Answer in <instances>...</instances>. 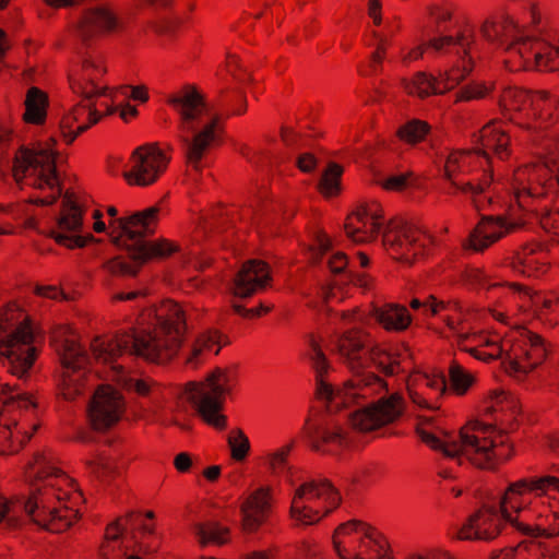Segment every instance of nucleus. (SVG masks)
I'll use <instances>...</instances> for the list:
<instances>
[{
	"instance_id": "nucleus-11",
	"label": "nucleus",
	"mask_w": 559,
	"mask_h": 559,
	"mask_svg": "<svg viewBox=\"0 0 559 559\" xmlns=\"http://www.w3.org/2000/svg\"><path fill=\"white\" fill-rule=\"evenodd\" d=\"M168 163L169 157L156 143L144 144L133 151L122 176L131 186L147 187L159 178Z\"/></svg>"
},
{
	"instance_id": "nucleus-52",
	"label": "nucleus",
	"mask_w": 559,
	"mask_h": 559,
	"mask_svg": "<svg viewBox=\"0 0 559 559\" xmlns=\"http://www.w3.org/2000/svg\"><path fill=\"white\" fill-rule=\"evenodd\" d=\"M429 131V126L420 120H412L400 128L397 135L407 143L415 144L424 139Z\"/></svg>"
},
{
	"instance_id": "nucleus-55",
	"label": "nucleus",
	"mask_w": 559,
	"mask_h": 559,
	"mask_svg": "<svg viewBox=\"0 0 559 559\" xmlns=\"http://www.w3.org/2000/svg\"><path fill=\"white\" fill-rule=\"evenodd\" d=\"M231 309L236 314H238L242 319L254 320L269 314L274 309V305L266 306L262 301H260L257 307L247 308L241 304L234 302L231 304Z\"/></svg>"
},
{
	"instance_id": "nucleus-6",
	"label": "nucleus",
	"mask_w": 559,
	"mask_h": 559,
	"mask_svg": "<svg viewBox=\"0 0 559 559\" xmlns=\"http://www.w3.org/2000/svg\"><path fill=\"white\" fill-rule=\"evenodd\" d=\"M504 115L520 124L531 120L557 119L559 100L544 92L531 93L521 88H507L500 100Z\"/></svg>"
},
{
	"instance_id": "nucleus-27",
	"label": "nucleus",
	"mask_w": 559,
	"mask_h": 559,
	"mask_svg": "<svg viewBox=\"0 0 559 559\" xmlns=\"http://www.w3.org/2000/svg\"><path fill=\"white\" fill-rule=\"evenodd\" d=\"M523 255L516 251L508 263L513 271L527 277H538L547 273L549 263L539 262L533 258L535 253L543 251V247H523Z\"/></svg>"
},
{
	"instance_id": "nucleus-37",
	"label": "nucleus",
	"mask_w": 559,
	"mask_h": 559,
	"mask_svg": "<svg viewBox=\"0 0 559 559\" xmlns=\"http://www.w3.org/2000/svg\"><path fill=\"white\" fill-rule=\"evenodd\" d=\"M52 507L46 504L43 491L40 488L33 490L24 503V511L32 523L37 525L44 531V526L48 523L50 515L48 510Z\"/></svg>"
},
{
	"instance_id": "nucleus-17",
	"label": "nucleus",
	"mask_w": 559,
	"mask_h": 559,
	"mask_svg": "<svg viewBox=\"0 0 559 559\" xmlns=\"http://www.w3.org/2000/svg\"><path fill=\"white\" fill-rule=\"evenodd\" d=\"M471 431L466 424L460 428L459 436L462 449L465 447L474 448L475 455L469 456V463L480 471L497 472L500 463H506L514 456V447L509 444L508 454L500 460L495 449L497 447L495 440H489V444H480V439L475 435H469Z\"/></svg>"
},
{
	"instance_id": "nucleus-41",
	"label": "nucleus",
	"mask_w": 559,
	"mask_h": 559,
	"mask_svg": "<svg viewBox=\"0 0 559 559\" xmlns=\"http://www.w3.org/2000/svg\"><path fill=\"white\" fill-rule=\"evenodd\" d=\"M538 175L536 169H531L528 166L521 167L515 170L512 180V190L514 198L520 206H524L523 199L525 197L534 195V188L531 187V175Z\"/></svg>"
},
{
	"instance_id": "nucleus-14",
	"label": "nucleus",
	"mask_w": 559,
	"mask_h": 559,
	"mask_svg": "<svg viewBox=\"0 0 559 559\" xmlns=\"http://www.w3.org/2000/svg\"><path fill=\"white\" fill-rule=\"evenodd\" d=\"M272 283L270 263L262 259H248L236 272L230 293L235 297L247 299L272 287Z\"/></svg>"
},
{
	"instance_id": "nucleus-1",
	"label": "nucleus",
	"mask_w": 559,
	"mask_h": 559,
	"mask_svg": "<svg viewBox=\"0 0 559 559\" xmlns=\"http://www.w3.org/2000/svg\"><path fill=\"white\" fill-rule=\"evenodd\" d=\"M179 115L178 139L194 169L217 136L218 118L209 110L204 96L193 85H185L167 97Z\"/></svg>"
},
{
	"instance_id": "nucleus-47",
	"label": "nucleus",
	"mask_w": 559,
	"mask_h": 559,
	"mask_svg": "<svg viewBox=\"0 0 559 559\" xmlns=\"http://www.w3.org/2000/svg\"><path fill=\"white\" fill-rule=\"evenodd\" d=\"M86 465L92 468L93 473L103 481H110L121 475L120 467L115 461L106 459L102 455L97 460L86 462Z\"/></svg>"
},
{
	"instance_id": "nucleus-62",
	"label": "nucleus",
	"mask_w": 559,
	"mask_h": 559,
	"mask_svg": "<svg viewBox=\"0 0 559 559\" xmlns=\"http://www.w3.org/2000/svg\"><path fill=\"white\" fill-rule=\"evenodd\" d=\"M17 403V407L20 409H28V408H38V402L33 396V394L28 392H23L16 395H9L2 401V408L9 407Z\"/></svg>"
},
{
	"instance_id": "nucleus-33",
	"label": "nucleus",
	"mask_w": 559,
	"mask_h": 559,
	"mask_svg": "<svg viewBox=\"0 0 559 559\" xmlns=\"http://www.w3.org/2000/svg\"><path fill=\"white\" fill-rule=\"evenodd\" d=\"M348 423L354 430L360 433H369L383 428L372 402L349 413Z\"/></svg>"
},
{
	"instance_id": "nucleus-23",
	"label": "nucleus",
	"mask_w": 559,
	"mask_h": 559,
	"mask_svg": "<svg viewBox=\"0 0 559 559\" xmlns=\"http://www.w3.org/2000/svg\"><path fill=\"white\" fill-rule=\"evenodd\" d=\"M438 239L418 228L408 225L403 218L392 219L382 233L383 245H415L435 242Z\"/></svg>"
},
{
	"instance_id": "nucleus-53",
	"label": "nucleus",
	"mask_w": 559,
	"mask_h": 559,
	"mask_svg": "<svg viewBox=\"0 0 559 559\" xmlns=\"http://www.w3.org/2000/svg\"><path fill=\"white\" fill-rule=\"evenodd\" d=\"M296 445V440L292 439L289 442L267 455L269 469L276 473L285 468L288 464V456Z\"/></svg>"
},
{
	"instance_id": "nucleus-39",
	"label": "nucleus",
	"mask_w": 559,
	"mask_h": 559,
	"mask_svg": "<svg viewBox=\"0 0 559 559\" xmlns=\"http://www.w3.org/2000/svg\"><path fill=\"white\" fill-rule=\"evenodd\" d=\"M229 456L236 463L245 462L251 451V443L245 431L237 427L230 430L227 437Z\"/></svg>"
},
{
	"instance_id": "nucleus-24",
	"label": "nucleus",
	"mask_w": 559,
	"mask_h": 559,
	"mask_svg": "<svg viewBox=\"0 0 559 559\" xmlns=\"http://www.w3.org/2000/svg\"><path fill=\"white\" fill-rule=\"evenodd\" d=\"M519 227L520 223L507 221V218L502 216L484 217L471 234V245H476V241H499L507 235L515 231Z\"/></svg>"
},
{
	"instance_id": "nucleus-58",
	"label": "nucleus",
	"mask_w": 559,
	"mask_h": 559,
	"mask_svg": "<svg viewBox=\"0 0 559 559\" xmlns=\"http://www.w3.org/2000/svg\"><path fill=\"white\" fill-rule=\"evenodd\" d=\"M326 373H317L316 374V399L326 401L325 411L322 413L330 414L331 413V402L334 400V388L331 383L324 380V376Z\"/></svg>"
},
{
	"instance_id": "nucleus-34",
	"label": "nucleus",
	"mask_w": 559,
	"mask_h": 559,
	"mask_svg": "<svg viewBox=\"0 0 559 559\" xmlns=\"http://www.w3.org/2000/svg\"><path fill=\"white\" fill-rule=\"evenodd\" d=\"M34 342L33 320L29 314H24L10 333L0 340V348L13 349L16 345L31 347Z\"/></svg>"
},
{
	"instance_id": "nucleus-32",
	"label": "nucleus",
	"mask_w": 559,
	"mask_h": 559,
	"mask_svg": "<svg viewBox=\"0 0 559 559\" xmlns=\"http://www.w3.org/2000/svg\"><path fill=\"white\" fill-rule=\"evenodd\" d=\"M194 533L202 547L207 545L224 546L230 543V528L223 526L218 521L197 523Z\"/></svg>"
},
{
	"instance_id": "nucleus-20",
	"label": "nucleus",
	"mask_w": 559,
	"mask_h": 559,
	"mask_svg": "<svg viewBox=\"0 0 559 559\" xmlns=\"http://www.w3.org/2000/svg\"><path fill=\"white\" fill-rule=\"evenodd\" d=\"M100 117L94 103L76 104L60 120V131L64 141L68 144L72 143L79 134L97 123Z\"/></svg>"
},
{
	"instance_id": "nucleus-59",
	"label": "nucleus",
	"mask_w": 559,
	"mask_h": 559,
	"mask_svg": "<svg viewBox=\"0 0 559 559\" xmlns=\"http://www.w3.org/2000/svg\"><path fill=\"white\" fill-rule=\"evenodd\" d=\"M421 378L426 379V386L432 390H439L440 396H443L447 391V378L444 372L440 368H432L431 372L421 370Z\"/></svg>"
},
{
	"instance_id": "nucleus-56",
	"label": "nucleus",
	"mask_w": 559,
	"mask_h": 559,
	"mask_svg": "<svg viewBox=\"0 0 559 559\" xmlns=\"http://www.w3.org/2000/svg\"><path fill=\"white\" fill-rule=\"evenodd\" d=\"M229 218V213L224 211L223 209L221 207H215V209H212L211 211H209L207 213L203 214L201 216V224H202V227L205 229V230H216V229H221L225 223L227 222V219Z\"/></svg>"
},
{
	"instance_id": "nucleus-10",
	"label": "nucleus",
	"mask_w": 559,
	"mask_h": 559,
	"mask_svg": "<svg viewBox=\"0 0 559 559\" xmlns=\"http://www.w3.org/2000/svg\"><path fill=\"white\" fill-rule=\"evenodd\" d=\"M160 209L151 206L109 222V235L114 241L126 239L134 245H176L165 238L151 239L159 221Z\"/></svg>"
},
{
	"instance_id": "nucleus-51",
	"label": "nucleus",
	"mask_w": 559,
	"mask_h": 559,
	"mask_svg": "<svg viewBox=\"0 0 559 559\" xmlns=\"http://www.w3.org/2000/svg\"><path fill=\"white\" fill-rule=\"evenodd\" d=\"M134 515L140 516L141 513L138 511H128L123 516H118L106 525L104 532V543L100 545V550L104 549L105 543L117 542L120 539L126 531V526L122 524V521L128 522Z\"/></svg>"
},
{
	"instance_id": "nucleus-49",
	"label": "nucleus",
	"mask_w": 559,
	"mask_h": 559,
	"mask_svg": "<svg viewBox=\"0 0 559 559\" xmlns=\"http://www.w3.org/2000/svg\"><path fill=\"white\" fill-rule=\"evenodd\" d=\"M23 312L17 301H9L0 308V336L14 328Z\"/></svg>"
},
{
	"instance_id": "nucleus-16",
	"label": "nucleus",
	"mask_w": 559,
	"mask_h": 559,
	"mask_svg": "<svg viewBox=\"0 0 559 559\" xmlns=\"http://www.w3.org/2000/svg\"><path fill=\"white\" fill-rule=\"evenodd\" d=\"M382 217V211L377 204H361L347 216L345 233L355 243L374 241L372 234L381 230Z\"/></svg>"
},
{
	"instance_id": "nucleus-8",
	"label": "nucleus",
	"mask_w": 559,
	"mask_h": 559,
	"mask_svg": "<svg viewBox=\"0 0 559 559\" xmlns=\"http://www.w3.org/2000/svg\"><path fill=\"white\" fill-rule=\"evenodd\" d=\"M11 171L17 183L28 178L38 188L46 186L53 189L57 186L55 153L48 146L37 150L20 148L14 154Z\"/></svg>"
},
{
	"instance_id": "nucleus-12",
	"label": "nucleus",
	"mask_w": 559,
	"mask_h": 559,
	"mask_svg": "<svg viewBox=\"0 0 559 559\" xmlns=\"http://www.w3.org/2000/svg\"><path fill=\"white\" fill-rule=\"evenodd\" d=\"M127 254H119L103 263V269L114 277H136L148 262L163 261L180 251L181 247H122Z\"/></svg>"
},
{
	"instance_id": "nucleus-43",
	"label": "nucleus",
	"mask_w": 559,
	"mask_h": 559,
	"mask_svg": "<svg viewBox=\"0 0 559 559\" xmlns=\"http://www.w3.org/2000/svg\"><path fill=\"white\" fill-rule=\"evenodd\" d=\"M368 333L360 328H353L345 331L338 341V353L341 355H352L360 352L365 347L364 336Z\"/></svg>"
},
{
	"instance_id": "nucleus-4",
	"label": "nucleus",
	"mask_w": 559,
	"mask_h": 559,
	"mask_svg": "<svg viewBox=\"0 0 559 559\" xmlns=\"http://www.w3.org/2000/svg\"><path fill=\"white\" fill-rule=\"evenodd\" d=\"M239 362L214 367L205 376V384L210 390L188 396L201 420L218 431L227 428V416L223 411L226 399L231 396L239 383Z\"/></svg>"
},
{
	"instance_id": "nucleus-13",
	"label": "nucleus",
	"mask_w": 559,
	"mask_h": 559,
	"mask_svg": "<svg viewBox=\"0 0 559 559\" xmlns=\"http://www.w3.org/2000/svg\"><path fill=\"white\" fill-rule=\"evenodd\" d=\"M151 341L152 338L143 337L135 326L118 331L112 337L106 338L107 357H104V364L114 362L128 352L131 356L156 365L159 352L156 346L151 347Z\"/></svg>"
},
{
	"instance_id": "nucleus-46",
	"label": "nucleus",
	"mask_w": 559,
	"mask_h": 559,
	"mask_svg": "<svg viewBox=\"0 0 559 559\" xmlns=\"http://www.w3.org/2000/svg\"><path fill=\"white\" fill-rule=\"evenodd\" d=\"M473 43V35L462 33L457 38L452 36H443L439 38H433L428 41V46L435 49L436 51H443L445 47H455L456 53L459 55L461 51L464 55H468L469 47Z\"/></svg>"
},
{
	"instance_id": "nucleus-36",
	"label": "nucleus",
	"mask_w": 559,
	"mask_h": 559,
	"mask_svg": "<svg viewBox=\"0 0 559 559\" xmlns=\"http://www.w3.org/2000/svg\"><path fill=\"white\" fill-rule=\"evenodd\" d=\"M448 376L450 391L457 396L466 395L471 388L477 382V378L455 359L450 361Z\"/></svg>"
},
{
	"instance_id": "nucleus-63",
	"label": "nucleus",
	"mask_w": 559,
	"mask_h": 559,
	"mask_svg": "<svg viewBox=\"0 0 559 559\" xmlns=\"http://www.w3.org/2000/svg\"><path fill=\"white\" fill-rule=\"evenodd\" d=\"M415 433L418 436L420 441L426 444L428 448H430L432 451L440 452V451H447L444 441L441 440L437 435L433 432H430L426 430L424 427H420V425L415 426Z\"/></svg>"
},
{
	"instance_id": "nucleus-26",
	"label": "nucleus",
	"mask_w": 559,
	"mask_h": 559,
	"mask_svg": "<svg viewBox=\"0 0 559 559\" xmlns=\"http://www.w3.org/2000/svg\"><path fill=\"white\" fill-rule=\"evenodd\" d=\"M388 475V468L379 462H370L359 469L355 471L350 478L346 480L344 488L346 495L355 493L358 488L367 489Z\"/></svg>"
},
{
	"instance_id": "nucleus-38",
	"label": "nucleus",
	"mask_w": 559,
	"mask_h": 559,
	"mask_svg": "<svg viewBox=\"0 0 559 559\" xmlns=\"http://www.w3.org/2000/svg\"><path fill=\"white\" fill-rule=\"evenodd\" d=\"M47 97L37 87L28 90L25 99L24 119L29 123H41L46 118Z\"/></svg>"
},
{
	"instance_id": "nucleus-30",
	"label": "nucleus",
	"mask_w": 559,
	"mask_h": 559,
	"mask_svg": "<svg viewBox=\"0 0 559 559\" xmlns=\"http://www.w3.org/2000/svg\"><path fill=\"white\" fill-rule=\"evenodd\" d=\"M38 349L35 346L27 347L24 355L17 354L14 349L0 348V356L9 360V373L19 379H27L29 371L38 358Z\"/></svg>"
},
{
	"instance_id": "nucleus-7",
	"label": "nucleus",
	"mask_w": 559,
	"mask_h": 559,
	"mask_svg": "<svg viewBox=\"0 0 559 559\" xmlns=\"http://www.w3.org/2000/svg\"><path fill=\"white\" fill-rule=\"evenodd\" d=\"M301 432L309 450L322 455L334 454L350 444L349 435L344 427L322 411L305 420Z\"/></svg>"
},
{
	"instance_id": "nucleus-64",
	"label": "nucleus",
	"mask_w": 559,
	"mask_h": 559,
	"mask_svg": "<svg viewBox=\"0 0 559 559\" xmlns=\"http://www.w3.org/2000/svg\"><path fill=\"white\" fill-rule=\"evenodd\" d=\"M223 332L218 329H209L207 331L200 333L195 341L203 350H210L213 345L221 344Z\"/></svg>"
},
{
	"instance_id": "nucleus-35",
	"label": "nucleus",
	"mask_w": 559,
	"mask_h": 559,
	"mask_svg": "<svg viewBox=\"0 0 559 559\" xmlns=\"http://www.w3.org/2000/svg\"><path fill=\"white\" fill-rule=\"evenodd\" d=\"M439 81L436 76L429 75L426 72H417L412 79L403 80L405 91L419 98H426L432 94H443L444 91L439 88Z\"/></svg>"
},
{
	"instance_id": "nucleus-57",
	"label": "nucleus",
	"mask_w": 559,
	"mask_h": 559,
	"mask_svg": "<svg viewBox=\"0 0 559 559\" xmlns=\"http://www.w3.org/2000/svg\"><path fill=\"white\" fill-rule=\"evenodd\" d=\"M531 169L537 170V176L531 175V187L534 183L542 186L549 174H556V180L559 183V159H551L549 163L543 165H531Z\"/></svg>"
},
{
	"instance_id": "nucleus-21",
	"label": "nucleus",
	"mask_w": 559,
	"mask_h": 559,
	"mask_svg": "<svg viewBox=\"0 0 559 559\" xmlns=\"http://www.w3.org/2000/svg\"><path fill=\"white\" fill-rule=\"evenodd\" d=\"M117 26L116 14L107 7H97L83 15L78 22L75 31L78 37L83 43H87L103 33L116 29Z\"/></svg>"
},
{
	"instance_id": "nucleus-50",
	"label": "nucleus",
	"mask_w": 559,
	"mask_h": 559,
	"mask_svg": "<svg viewBox=\"0 0 559 559\" xmlns=\"http://www.w3.org/2000/svg\"><path fill=\"white\" fill-rule=\"evenodd\" d=\"M289 515L293 520L305 526L318 524L322 519L325 518L322 516L318 510H314L309 506L299 507L295 500L292 501Z\"/></svg>"
},
{
	"instance_id": "nucleus-9",
	"label": "nucleus",
	"mask_w": 559,
	"mask_h": 559,
	"mask_svg": "<svg viewBox=\"0 0 559 559\" xmlns=\"http://www.w3.org/2000/svg\"><path fill=\"white\" fill-rule=\"evenodd\" d=\"M127 409L123 394L112 384H99L91 396L86 417L92 431L106 433L122 419Z\"/></svg>"
},
{
	"instance_id": "nucleus-5",
	"label": "nucleus",
	"mask_w": 559,
	"mask_h": 559,
	"mask_svg": "<svg viewBox=\"0 0 559 559\" xmlns=\"http://www.w3.org/2000/svg\"><path fill=\"white\" fill-rule=\"evenodd\" d=\"M153 329H139L143 337L152 338V345L158 349V364H169L179 353L187 331V318L183 308L173 299H165L154 308Z\"/></svg>"
},
{
	"instance_id": "nucleus-25",
	"label": "nucleus",
	"mask_w": 559,
	"mask_h": 559,
	"mask_svg": "<svg viewBox=\"0 0 559 559\" xmlns=\"http://www.w3.org/2000/svg\"><path fill=\"white\" fill-rule=\"evenodd\" d=\"M473 157V153L471 151H455L451 153L447 159L444 166V176L451 181V183L464 192H471L472 194H477L484 191L485 185H473V183H464L460 185L455 178L459 174H465L469 170L471 159Z\"/></svg>"
},
{
	"instance_id": "nucleus-48",
	"label": "nucleus",
	"mask_w": 559,
	"mask_h": 559,
	"mask_svg": "<svg viewBox=\"0 0 559 559\" xmlns=\"http://www.w3.org/2000/svg\"><path fill=\"white\" fill-rule=\"evenodd\" d=\"M321 488L316 493L317 498L324 497L328 507L324 509L322 516H329L334 510L342 504V496L340 490L333 485L329 478L320 480Z\"/></svg>"
},
{
	"instance_id": "nucleus-15",
	"label": "nucleus",
	"mask_w": 559,
	"mask_h": 559,
	"mask_svg": "<svg viewBox=\"0 0 559 559\" xmlns=\"http://www.w3.org/2000/svg\"><path fill=\"white\" fill-rule=\"evenodd\" d=\"M56 241H69L71 245H86L93 236L85 231L82 223V210L73 194L66 193L62 200V210L52 230Z\"/></svg>"
},
{
	"instance_id": "nucleus-54",
	"label": "nucleus",
	"mask_w": 559,
	"mask_h": 559,
	"mask_svg": "<svg viewBox=\"0 0 559 559\" xmlns=\"http://www.w3.org/2000/svg\"><path fill=\"white\" fill-rule=\"evenodd\" d=\"M477 513H472L462 527L457 531L455 539L457 540H481V538H488V534L478 532L477 526Z\"/></svg>"
},
{
	"instance_id": "nucleus-29",
	"label": "nucleus",
	"mask_w": 559,
	"mask_h": 559,
	"mask_svg": "<svg viewBox=\"0 0 559 559\" xmlns=\"http://www.w3.org/2000/svg\"><path fill=\"white\" fill-rule=\"evenodd\" d=\"M372 405L376 407L383 427L397 421L406 411L405 399L400 392L381 396L377 401H372Z\"/></svg>"
},
{
	"instance_id": "nucleus-22",
	"label": "nucleus",
	"mask_w": 559,
	"mask_h": 559,
	"mask_svg": "<svg viewBox=\"0 0 559 559\" xmlns=\"http://www.w3.org/2000/svg\"><path fill=\"white\" fill-rule=\"evenodd\" d=\"M369 317L386 332L401 333L406 331L412 322L413 316L406 306L396 302H385L378 306L376 302L370 304Z\"/></svg>"
},
{
	"instance_id": "nucleus-60",
	"label": "nucleus",
	"mask_w": 559,
	"mask_h": 559,
	"mask_svg": "<svg viewBox=\"0 0 559 559\" xmlns=\"http://www.w3.org/2000/svg\"><path fill=\"white\" fill-rule=\"evenodd\" d=\"M10 504L9 501L3 499L0 496V523L4 522V528L7 531H16L22 528L24 521L21 516L10 515Z\"/></svg>"
},
{
	"instance_id": "nucleus-42",
	"label": "nucleus",
	"mask_w": 559,
	"mask_h": 559,
	"mask_svg": "<svg viewBox=\"0 0 559 559\" xmlns=\"http://www.w3.org/2000/svg\"><path fill=\"white\" fill-rule=\"evenodd\" d=\"M466 57L467 55L463 53L462 63L439 72V84L442 85L444 93L459 85L471 71V59H466Z\"/></svg>"
},
{
	"instance_id": "nucleus-31",
	"label": "nucleus",
	"mask_w": 559,
	"mask_h": 559,
	"mask_svg": "<svg viewBox=\"0 0 559 559\" xmlns=\"http://www.w3.org/2000/svg\"><path fill=\"white\" fill-rule=\"evenodd\" d=\"M499 512L496 506L486 503L474 512L478 514L476 530L485 531L489 535L488 538H481V540L491 542L506 530V521L501 520Z\"/></svg>"
},
{
	"instance_id": "nucleus-18",
	"label": "nucleus",
	"mask_w": 559,
	"mask_h": 559,
	"mask_svg": "<svg viewBox=\"0 0 559 559\" xmlns=\"http://www.w3.org/2000/svg\"><path fill=\"white\" fill-rule=\"evenodd\" d=\"M271 487L261 486L251 492L240 504L241 531L245 534H255L266 522L271 512Z\"/></svg>"
},
{
	"instance_id": "nucleus-61",
	"label": "nucleus",
	"mask_w": 559,
	"mask_h": 559,
	"mask_svg": "<svg viewBox=\"0 0 559 559\" xmlns=\"http://www.w3.org/2000/svg\"><path fill=\"white\" fill-rule=\"evenodd\" d=\"M460 278L462 282L471 285H483L488 282L489 276L486 274L484 267H475L467 264L461 272Z\"/></svg>"
},
{
	"instance_id": "nucleus-28",
	"label": "nucleus",
	"mask_w": 559,
	"mask_h": 559,
	"mask_svg": "<svg viewBox=\"0 0 559 559\" xmlns=\"http://www.w3.org/2000/svg\"><path fill=\"white\" fill-rule=\"evenodd\" d=\"M478 141L483 147L481 154L487 157L488 151H493L495 154L503 159L508 156L509 138L503 130H501L496 121L486 124L480 133Z\"/></svg>"
},
{
	"instance_id": "nucleus-2",
	"label": "nucleus",
	"mask_w": 559,
	"mask_h": 559,
	"mask_svg": "<svg viewBox=\"0 0 559 559\" xmlns=\"http://www.w3.org/2000/svg\"><path fill=\"white\" fill-rule=\"evenodd\" d=\"M481 34L486 40L514 51L525 60L533 58L540 71L559 70V38L548 40L525 35L509 16L486 22L481 27Z\"/></svg>"
},
{
	"instance_id": "nucleus-45",
	"label": "nucleus",
	"mask_w": 559,
	"mask_h": 559,
	"mask_svg": "<svg viewBox=\"0 0 559 559\" xmlns=\"http://www.w3.org/2000/svg\"><path fill=\"white\" fill-rule=\"evenodd\" d=\"M424 249L425 247H421L420 250H415V247H386L388 255L407 267H412L429 255Z\"/></svg>"
},
{
	"instance_id": "nucleus-44",
	"label": "nucleus",
	"mask_w": 559,
	"mask_h": 559,
	"mask_svg": "<svg viewBox=\"0 0 559 559\" xmlns=\"http://www.w3.org/2000/svg\"><path fill=\"white\" fill-rule=\"evenodd\" d=\"M342 174L343 168L340 165L335 163L329 164L328 169L322 174V177L318 185L320 192L324 197L330 198L336 195L340 192V180Z\"/></svg>"
},
{
	"instance_id": "nucleus-19",
	"label": "nucleus",
	"mask_w": 559,
	"mask_h": 559,
	"mask_svg": "<svg viewBox=\"0 0 559 559\" xmlns=\"http://www.w3.org/2000/svg\"><path fill=\"white\" fill-rule=\"evenodd\" d=\"M106 72L100 57L84 56L80 66L73 67L68 75L73 93L81 95L85 100L92 99L88 86H94L99 76Z\"/></svg>"
},
{
	"instance_id": "nucleus-3",
	"label": "nucleus",
	"mask_w": 559,
	"mask_h": 559,
	"mask_svg": "<svg viewBox=\"0 0 559 559\" xmlns=\"http://www.w3.org/2000/svg\"><path fill=\"white\" fill-rule=\"evenodd\" d=\"M73 333L70 324L56 325L49 333V346L57 353L63 368L58 389L62 399L68 402H73L83 394L91 370V358L85 347L79 340L68 337Z\"/></svg>"
},
{
	"instance_id": "nucleus-40",
	"label": "nucleus",
	"mask_w": 559,
	"mask_h": 559,
	"mask_svg": "<svg viewBox=\"0 0 559 559\" xmlns=\"http://www.w3.org/2000/svg\"><path fill=\"white\" fill-rule=\"evenodd\" d=\"M48 514L50 518L48 523L45 524L44 531L52 534H61L68 531L73 524L72 518L75 516L74 510L67 506L52 507L48 510Z\"/></svg>"
}]
</instances>
